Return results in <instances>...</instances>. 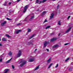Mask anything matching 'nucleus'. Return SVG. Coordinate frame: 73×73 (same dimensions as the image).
Returning <instances> with one entry per match:
<instances>
[{
    "instance_id": "obj_32",
    "label": "nucleus",
    "mask_w": 73,
    "mask_h": 73,
    "mask_svg": "<svg viewBox=\"0 0 73 73\" xmlns=\"http://www.w3.org/2000/svg\"><path fill=\"white\" fill-rule=\"evenodd\" d=\"M7 4V2H5L4 4V5L5 6H6V5Z\"/></svg>"
},
{
    "instance_id": "obj_9",
    "label": "nucleus",
    "mask_w": 73,
    "mask_h": 73,
    "mask_svg": "<svg viewBox=\"0 0 73 73\" xmlns=\"http://www.w3.org/2000/svg\"><path fill=\"white\" fill-rule=\"evenodd\" d=\"M72 27H73V26L70 27L66 31V33H68V32H69V31H70V30L71 29H72Z\"/></svg>"
},
{
    "instance_id": "obj_22",
    "label": "nucleus",
    "mask_w": 73,
    "mask_h": 73,
    "mask_svg": "<svg viewBox=\"0 0 73 73\" xmlns=\"http://www.w3.org/2000/svg\"><path fill=\"white\" fill-rule=\"evenodd\" d=\"M72 69H73V68H72V67H70L69 69V70L70 72H71L72 71Z\"/></svg>"
},
{
    "instance_id": "obj_10",
    "label": "nucleus",
    "mask_w": 73,
    "mask_h": 73,
    "mask_svg": "<svg viewBox=\"0 0 73 73\" xmlns=\"http://www.w3.org/2000/svg\"><path fill=\"white\" fill-rule=\"evenodd\" d=\"M35 61V59L33 58H31L29 60V62H33Z\"/></svg>"
},
{
    "instance_id": "obj_37",
    "label": "nucleus",
    "mask_w": 73,
    "mask_h": 73,
    "mask_svg": "<svg viewBox=\"0 0 73 73\" xmlns=\"http://www.w3.org/2000/svg\"><path fill=\"white\" fill-rule=\"evenodd\" d=\"M21 24L20 23H18V24H17V26H18L19 25H20Z\"/></svg>"
},
{
    "instance_id": "obj_30",
    "label": "nucleus",
    "mask_w": 73,
    "mask_h": 73,
    "mask_svg": "<svg viewBox=\"0 0 73 73\" xmlns=\"http://www.w3.org/2000/svg\"><path fill=\"white\" fill-rule=\"evenodd\" d=\"M69 60V58H68L66 59V60H65V61L66 62V61H67L68 60Z\"/></svg>"
},
{
    "instance_id": "obj_25",
    "label": "nucleus",
    "mask_w": 73,
    "mask_h": 73,
    "mask_svg": "<svg viewBox=\"0 0 73 73\" xmlns=\"http://www.w3.org/2000/svg\"><path fill=\"white\" fill-rule=\"evenodd\" d=\"M50 26H48L47 27H46L45 28V29H48V28H50Z\"/></svg>"
},
{
    "instance_id": "obj_48",
    "label": "nucleus",
    "mask_w": 73,
    "mask_h": 73,
    "mask_svg": "<svg viewBox=\"0 0 73 73\" xmlns=\"http://www.w3.org/2000/svg\"><path fill=\"white\" fill-rule=\"evenodd\" d=\"M37 50V49H36L34 51V52H36V50Z\"/></svg>"
},
{
    "instance_id": "obj_50",
    "label": "nucleus",
    "mask_w": 73,
    "mask_h": 73,
    "mask_svg": "<svg viewBox=\"0 0 73 73\" xmlns=\"http://www.w3.org/2000/svg\"><path fill=\"white\" fill-rule=\"evenodd\" d=\"M60 35H61V34L60 33L58 35V36H60Z\"/></svg>"
},
{
    "instance_id": "obj_1",
    "label": "nucleus",
    "mask_w": 73,
    "mask_h": 73,
    "mask_svg": "<svg viewBox=\"0 0 73 73\" xmlns=\"http://www.w3.org/2000/svg\"><path fill=\"white\" fill-rule=\"evenodd\" d=\"M27 62V61H25V60L23 59H21V61L19 62V64H20V63H22V64H20V66H21V67H22V66H24V65Z\"/></svg>"
},
{
    "instance_id": "obj_2",
    "label": "nucleus",
    "mask_w": 73,
    "mask_h": 73,
    "mask_svg": "<svg viewBox=\"0 0 73 73\" xmlns=\"http://www.w3.org/2000/svg\"><path fill=\"white\" fill-rule=\"evenodd\" d=\"M28 5H27L25 6L24 8V9L23 11V12H26V11H27V9H28Z\"/></svg>"
},
{
    "instance_id": "obj_29",
    "label": "nucleus",
    "mask_w": 73,
    "mask_h": 73,
    "mask_svg": "<svg viewBox=\"0 0 73 73\" xmlns=\"http://www.w3.org/2000/svg\"><path fill=\"white\" fill-rule=\"evenodd\" d=\"M6 19H7V20H12V19H9L8 18H7Z\"/></svg>"
},
{
    "instance_id": "obj_51",
    "label": "nucleus",
    "mask_w": 73,
    "mask_h": 73,
    "mask_svg": "<svg viewBox=\"0 0 73 73\" xmlns=\"http://www.w3.org/2000/svg\"><path fill=\"white\" fill-rule=\"evenodd\" d=\"M31 45H33V43H32V42H31Z\"/></svg>"
},
{
    "instance_id": "obj_38",
    "label": "nucleus",
    "mask_w": 73,
    "mask_h": 73,
    "mask_svg": "<svg viewBox=\"0 0 73 73\" xmlns=\"http://www.w3.org/2000/svg\"><path fill=\"white\" fill-rule=\"evenodd\" d=\"M2 61H3V59L2 58L0 59V62H2Z\"/></svg>"
},
{
    "instance_id": "obj_21",
    "label": "nucleus",
    "mask_w": 73,
    "mask_h": 73,
    "mask_svg": "<svg viewBox=\"0 0 73 73\" xmlns=\"http://www.w3.org/2000/svg\"><path fill=\"white\" fill-rule=\"evenodd\" d=\"M6 36L7 37H8V38H11V36H9V35L7 34L6 35Z\"/></svg>"
},
{
    "instance_id": "obj_44",
    "label": "nucleus",
    "mask_w": 73,
    "mask_h": 73,
    "mask_svg": "<svg viewBox=\"0 0 73 73\" xmlns=\"http://www.w3.org/2000/svg\"><path fill=\"white\" fill-rule=\"evenodd\" d=\"M3 57V55H2L0 56V58H2Z\"/></svg>"
},
{
    "instance_id": "obj_27",
    "label": "nucleus",
    "mask_w": 73,
    "mask_h": 73,
    "mask_svg": "<svg viewBox=\"0 0 73 73\" xmlns=\"http://www.w3.org/2000/svg\"><path fill=\"white\" fill-rule=\"evenodd\" d=\"M48 21L46 20V19H45V21H44V22L43 23V24H44V23H45L46 22H48Z\"/></svg>"
},
{
    "instance_id": "obj_35",
    "label": "nucleus",
    "mask_w": 73,
    "mask_h": 73,
    "mask_svg": "<svg viewBox=\"0 0 73 73\" xmlns=\"http://www.w3.org/2000/svg\"><path fill=\"white\" fill-rule=\"evenodd\" d=\"M58 66V64H56V65L55 66V68H57Z\"/></svg>"
},
{
    "instance_id": "obj_24",
    "label": "nucleus",
    "mask_w": 73,
    "mask_h": 73,
    "mask_svg": "<svg viewBox=\"0 0 73 73\" xmlns=\"http://www.w3.org/2000/svg\"><path fill=\"white\" fill-rule=\"evenodd\" d=\"M53 63H51L50 65L49 66H48V68H50V67H51V66H52V65H53Z\"/></svg>"
},
{
    "instance_id": "obj_47",
    "label": "nucleus",
    "mask_w": 73,
    "mask_h": 73,
    "mask_svg": "<svg viewBox=\"0 0 73 73\" xmlns=\"http://www.w3.org/2000/svg\"><path fill=\"white\" fill-rule=\"evenodd\" d=\"M3 46L2 44H0V46Z\"/></svg>"
},
{
    "instance_id": "obj_28",
    "label": "nucleus",
    "mask_w": 73,
    "mask_h": 73,
    "mask_svg": "<svg viewBox=\"0 0 73 73\" xmlns=\"http://www.w3.org/2000/svg\"><path fill=\"white\" fill-rule=\"evenodd\" d=\"M31 42H28L27 43V45H30L31 44Z\"/></svg>"
},
{
    "instance_id": "obj_11",
    "label": "nucleus",
    "mask_w": 73,
    "mask_h": 73,
    "mask_svg": "<svg viewBox=\"0 0 73 73\" xmlns=\"http://www.w3.org/2000/svg\"><path fill=\"white\" fill-rule=\"evenodd\" d=\"M46 12L45 11H44L42 12V13H41V14L40 15V16H42L44 15H45V14H46Z\"/></svg>"
},
{
    "instance_id": "obj_23",
    "label": "nucleus",
    "mask_w": 73,
    "mask_h": 73,
    "mask_svg": "<svg viewBox=\"0 0 73 73\" xmlns=\"http://www.w3.org/2000/svg\"><path fill=\"white\" fill-rule=\"evenodd\" d=\"M28 31L27 32H31V30L30 29H27Z\"/></svg>"
},
{
    "instance_id": "obj_20",
    "label": "nucleus",
    "mask_w": 73,
    "mask_h": 73,
    "mask_svg": "<svg viewBox=\"0 0 73 73\" xmlns=\"http://www.w3.org/2000/svg\"><path fill=\"white\" fill-rule=\"evenodd\" d=\"M35 36V35H32L30 37H29V40H30V39H31V38H33V37Z\"/></svg>"
},
{
    "instance_id": "obj_14",
    "label": "nucleus",
    "mask_w": 73,
    "mask_h": 73,
    "mask_svg": "<svg viewBox=\"0 0 73 73\" xmlns=\"http://www.w3.org/2000/svg\"><path fill=\"white\" fill-rule=\"evenodd\" d=\"M8 55H9L10 56H12V52L11 51H10L8 54Z\"/></svg>"
},
{
    "instance_id": "obj_56",
    "label": "nucleus",
    "mask_w": 73,
    "mask_h": 73,
    "mask_svg": "<svg viewBox=\"0 0 73 73\" xmlns=\"http://www.w3.org/2000/svg\"><path fill=\"white\" fill-rule=\"evenodd\" d=\"M28 35V34H26V35Z\"/></svg>"
},
{
    "instance_id": "obj_45",
    "label": "nucleus",
    "mask_w": 73,
    "mask_h": 73,
    "mask_svg": "<svg viewBox=\"0 0 73 73\" xmlns=\"http://www.w3.org/2000/svg\"><path fill=\"white\" fill-rule=\"evenodd\" d=\"M60 5H58V6H57V9H58V8H59V7Z\"/></svg>"
},
{
    "instance_id": "obj_3",
    "label": "nucleus",
    "mask_w": 73,
    "mask_h": 73,
    "mask_svg": "<svg viewBox=\"0 0 73 73\" xmlns=\"http://www.w3.org/2000/svg\"><path fill=\"white\" fill-rule=\"evenodd\" d=\"M49 44V41L47 42L45 41L44 44V47H46L47 46V44Z\"/></svg>"
},
{
    "instance_id": "obj_18",
    "label": "nucleus",
    "mask_w": 73,
    "mask_h": 73,
    "mask_svg": "<svg viewBox=\"0 0 73 73\" xmlns=\"http://www.w3.org/2000/svg\"><path fill=\"white\" fill-rule=\"evenodd\" d=\"M13 12V11H11V10H10L9 11V15H11V13H12V12Z\"/></svg>"
},
{
    "instance_id": "obj_26",
    "label": "nucleus",
    "mask_w": 73,
    "mask_h": 73,
    "mask_svg": "<svg viewBox=\"0 0 73 73\" xmlns=\"http://www.w3.org/2000/svg\"><path fill=\"white\" fill-rule=\"evenodd\" d=\"M55 34V33H53L50 34V35H51V36H53V35H54Z\"/></svg>"
},
{
    "instance_id": "obj_43",
    "label": "nucleus",
    "mask_w": 73,
    "mask_h": 73,
    "mask_svg": "<svg viewBox=\"0 0 73 73\" xmlns=\"http://www.w3.org/2000/svg\"><path fill=\"white\" fill-rule=\"evenodd\" d=\"M69 43H66L64 44V45H68V44H69Z\"/></svg>"
},
{
    "instance_id": "obj_34",
    "label": "nucleus",
    "mask_w": 73,
    "mask_h": 73,
    "mask_svg": "<svg viewBox=\"0 0 73 73\" xmlns=\"http://www.w3.org/2000/svg\"><path fill=\"white\" fill-rule=\"evenodd\" d=\"M41 3H43V2L42 1H40L39 3V4H41Z\"/></svg>"
},
{
    "instance_id": "obj_16",
    "label": "nucleus",
    "mask_w": 73,
    "mask_h": 73,
    "mask_svg": "<svg viewBox=\"0 0 73 73\" xmlns=\"http://www.w3.org/2000/svg\"><path fill=\"white\" fill-rule=\"evenodd\" d=\"M2 41H7V39L5 38H2Z\"/></svg>"
},
{
    "instance_id": "obj_15",
    "label": "nucleus",
    "mask_w": 73,
    "mask_h": 73,
    "mask_svg": "<svg viewBox=\"0 0 73 73\" xmlns=\"http://www.w3.org/2000/svg\"><path fill=\"white\" fill-rule=\"evenodd\" d=\"M34 18H35V16H32L31 18L29 19V20H30V21H31V20H32V19H33Z\"/></svg>"
},
{
    "instance_id": "obj_39",
    "label": "nucleus",
    "mask_w": 73,
    "mask_h": 73,
    "mask_svg": "<svg viewBox=\"0 0 73 73\" xmlns=\"http://www.w3.org/2000/svg\"><path fill=\"white\" fill-rule=\"evenodd\" d=\"M12 4V2H9L8 3L9 5H11Z\"/></svg>"
},
{
    "instance_id": "obj_17",
    "label": "nucleus",
    "mask_w": 73,
    "mask_h": 73,
    "mask_svg": "<svg viewBox=\"0 0 73 73\" xmlns=\"http://www.w3.org/2000/svg\"><path fill=\"white\" fill-rule=\"evenodd\" d=\"M51 61V59L49 58L47 61V63H48V64H49V62H50V61Z\"/></svg>"
},
{
    "instance_id": "obj_31",
    "label": "nucleus",
    "mask_w": 73,
    "mask_h": 73,
    "mask_svg": "<svg viewBox=\"0 0 73 73\" xmlns=\"http://www.w3.org/2000/svg\"><path fill=\"white\" fill-rule=\"evenodd\" d=\"M39 1L38 0H36V3H37V4H38V3Z\"/></svg>"
},
{
    "instance_id": "obj_7",
    "label": "nucleus",
    "mask_w": 73,
    "mask_h": 73,
    "mask_svg": "<svg viewBox=\"0 0 73 73\" xmlns=\"http://www.w3.org/2000/svg\"><path fill=\"white\" fill-rule=\"evenodd\" d=\"M7 21H4V22L3 23H1V26H2V27H4V25H5V24H7Z\"/></svg>"
},
{
    "instance_id": "obj_4",
    "label": "nucleus",
    "mask_w": 73,
    "mask_h": 73,
    "mask_svg": "<svg viewBox=\"0 0 73 73\" xmlns=\"http://www.w3.org/2000/svg\"><path fill=\"white\" fill-rule=\"evenodd\" d=\"M21 50H19V52L17 55L18 57H20V56H21Z\"/></svg>"
},
{
    "instance_id": "obj_49",
    "label": "nucleus",
    "mask_w": 73,
    "mask_h": 73,
    "mask_svg": "<svg viewBox=\"0 0 73 73\" xmlns=\"http://www.w3.org/2000/svg\"><path fill=\"white\" fill-rule=\"evenodd\" d=\"M21 0H17V2H19Z\"/></svg>"
},
{
    "instance_id": "obj_12",
    "label": "nucleus",
    "mask_w": 73,
    "mask_h": 73,
    "mask_svg": "<svg viewBox=\"0 0 73 73\" xmlns=\"http://www.w3.org/2000/svg\"><path fill=\"white\" fill-rule=\"evenodd\" d=\"M58 45H56L53 46V48H58Z\"/></svg>"
},
{
    "instance_id": "obj_33",
    "label": "nucleus",
    "mask_w": 73,
    "mask_h": 73,
    "mask_svg": "<svg viewBox=\"0 0 73 73\" xmlns=\"http://www.w3.org/2000/svg\"><path fill=\"white\" fill-rule=\"evenodd\" d=\"M42 1H43V3H44V2H45V1H47V0H43Z\"/></svg>"
},
{
    "instance_id": "obj_6",
    "label": "nucleus",
    "mask_w": 73,
    "mask_h": 73,
    "mask_svg": "<svg viewBox=\"0 0 73 73\" xmlns=\"http://www.w3.org/2000/svg\"><path fill=\"white\" fill-rule=\"evenodd\" d=\"M54 13H52L51 14V16H50V19L51 20V19H52L53 18V17L54 16Z\"/></svg>"
},
{
    "instance_id": "obj_5",
    "label": "nucleus",
    "mask_w": 73,
    "mask_h": 73,
    "mask_svg": "<svg viewBox=\"0 0 73 73\" xmlns=\"http://www.w3.org/2000/svg\"><path fill=\"white\" fill-rule=\"evenodd\" d=\"M57 39V38L56 37H54L50 39L51 41L53 42V41H56Z\"/></svg>"
},
{
    "instance_id": "obj_52",
    "label": "nucleus",
    "mask_w": 73,
    "mask_h": 73,
    "mask_svg": "<svg viewBox=\"0 0 73 73\" xmlns=\"http://www.w3.org/2000/svg\"><path fill=\"white\" fill-rule=\"evenodd\" d=\"M36 11H39V9L37 10Z\"/></svg>"
},
{
    "instance_id": "obj_13",
    "label": "nucleus",
    "mask_w": 73,
    "mask_h": 73,
    "mask_svg": "<svg viewBox=\"0 0 73 73\" xmlns=\"http://www.w3.org/2000/svg\"><path fill=\"white\" fill-rule=\"evenodd\" d=\"M12 58H11L9 60L7 61L6 62V64H8V63H9V62H10V61H11V60H12Z\"/></svg>"
},
{
    "instance_id": "obj_19",
    "label": "nucleus",
    "mask_w": 73,
    "mask_h": 73,
    "mask_svg": "<svg viewBox=\"0 0 73 73\" xmlns=\"http://www.w3.org/2000/svg\"><path fill=\"white\" fill-rule=\"evenodd\" d=\"M39 66H40L39 65L38 66L36 67V68L35 69V70H37V69H38Z\"/></svg>"
},
{
    "instance_id": "obj_40",
    "label": "nucleus",
    "mask_w": 73,
    "mask_h": 73,
    "mask_svg": "<svg viewBox=\"0 0 73 73\" xmlns=\"http://www.w3.org/2000/svg\"><path fill=\"white\" fill-rule=\"evenodd\" d=\"M26 19H27L26 18L23 21H27V20H26Z\"/></svg>"
},
{
    "instance_id": "obj_53",
    "label": "nucleus",
    "mask_w": 73,
    "mask_h": 73,
    "mask_svg": "<svg viewBox=\"0 0 73 73\" xmlns=\"http://www.w3.org/2000/svg\"><path fill=\"white\" fill-rule=\"evenodd\" d=\"M0 41H1V39H0Z\"/></svg>"
},
{
    "instance_id": "obj_41",
    "label": "nucleus",
    "mask_w": 73,
    "mask_h": 73,
    "mask_svg": "<svg viewBox=\"0 0 73 73\" xmlns=\"http://www.w3.org/2000/svg\"><path fill=\"white\" fill-rule=\"evenodd\" d=\"M12 67L13 69H14V68H15V66H14L13 65H12Z\"/></svg>"
},
{
    "instance_id": "obj_55",
    "label": "nucleus",
    "mask_w": 73,
    "mask_h": 73,
    "mask_svg": "<svg viewBox=\"0 0 73 73\" xmlns=\"http://www.w3.org/2000/svg\"><path fill=\"white\" fill-rule=\"evenodd\" d=\"M30 1H32V0H30Z\"/></svg>"
},
{
    "instance_id": "obj_36",
    "label": "nucleus",
    "mask_w": 73,
    "mask_h": 73,
    "mask_svg": "<svg viewBox=\"0 0 73 73\" xmlns=\"http://www.w3.org/2000/svg\"><path fill=\"white\" fill-rule=\"evenodd\" d=\"M58 25H61V23H60V21H59L58 23Z\"/></svg>"
},
{
    "instance_id": "obj_42",
    "label": "nucleus",
    "mask_w": 73,
    "mask_h": 73,
    "mask_svg": "<svg viewBox=\"0 0 73 73\" xmlns=\"http://www.w3.org/2000/svg\"><path fill=\"white\" fill-rule=\"evenodd\" d=\"M70 17H71L70 16V15L68 17L67 19H69V18H70Z\"/></svg>"
},
{
    "instance_id": "obj_54",
    "label": "nucleus",
    "mask_w": 73,
    "mask_h": 73,
    "mask_svg": "<svg viewBox=\"0 0 73 73\" xmlns=\"http://www.w3.org/2000/svg\"><path fill=\"white\" fill-rule=\"evenodd\" d=\"M10 1H12V0H10Z\"/></svg>"
},
{
    "instance_id": "obj_46",
    "label": "nucleus",
    "mask_w": 73,
    "mask_h": 73,
    "mask_svg": "<svg viewBox=\"0 0 73 73\" xmlns=\"http://www.w3.org/2000/svg\"><path fill=\"white\" fill-rule=\"evenodd\" d=\"M46 50H47V51L48 52H49V49H46Z\"/></svg>"
},
{
    "instance_id": "obj_8",
    "label": "nucleus",
    "mask_w": 73,
    "mask_h": 73,
    "mask_svg": "<svg viewBox=\"0 0 73 73\" xmlns=\"http://www.w3.org/2000/svg\"><path fill=\"white\" fill-rule=\"evenodd\" d=\"M21 30H17L15 31V33H16V34H18L19 32H21Z\"/></svg>"
}]
</instances>
